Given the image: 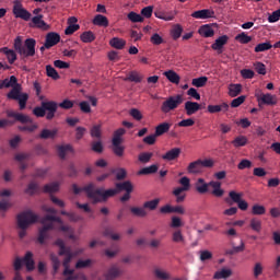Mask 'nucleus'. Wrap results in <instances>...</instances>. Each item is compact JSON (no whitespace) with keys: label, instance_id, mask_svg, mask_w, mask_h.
<instances>
[{"label":"nucleus","instance_id":"obj_24","mask_svg":"<svg viewBox=\"0 0 280 280\" xmlns=\"http://www.w3.org/2000/svg\"><path fill=\"white\" fill-rule=\"evenodd\" d=\"M210 187H212V196L215 198H222L224 196V189H222V183L220 182H210Z\"/></svg>","mask_w":280,"mask_h":280},{"label":"nucleus","instance_id":"obj_54","mask_svg":"<svg viewBox=\"0 0 280 280\" xmlns=\"http://www.w3.org/2000/svg\"><path fill=\"white\" fill-rule=\"evenodd\" d=\"M56 246L59 247V256L62 257L65 255V253L67 250H70L71 247H66L65 246V241H62V238H58L56 242H55Z\"/></svg>","mask_w":280,"mask_h":280},{"label":"nucleus","instance_id":"obj_5","mask_svg":"<svg viewBox=\"0 0 280 280\" xmlns=\"http://www.w3.org/2000/svg\"><path fill=\"white\" fill-rule=\"evenodd\" d=\"M36 222H38V214L32 212V210L18 214V226L21 229L19 231L20 240H23L27 235V229H30L31 224H36Z\"/></svg>","mask_w":280,"mask_h":280},{"label":"nucleus","instance_id":"obj_32","mask_svg":"<svg viewBox=\"0 0 280 280\" xmlns=\"http://www.w3.org/2000/svg\"><path fill=\"white\" fill-rule=\"evenodd\" d=\"M166 80L171 81L172 84H179L180 83V75L176 73L174 70H168L164 72Z\"/></svg>","mask_w":280,"mask_h":280},{"label":"nucleus","instance_id":"obj_45","mask_svg":"<svg viewBox=\"0 0 280 280\" xmlns=\"http://www.w3.org/2000/svg\"><path fill=\"white\" fill-rule=\"evenodd\" d=\"M127 19L131 21V23H143L144 19L141 16V14L131 11L127 14Z\"/></svg>","mask_w":280,"mask_h":280},{"label":"nucleus","instance_id":"obj_37","mask_svg":"<svg viewBox=\"0 0 280 280\" xmlns=\"http://www.w3.org/2000/svg\"><path fill=\"white\" fill-rule=\"evenodd\" d=\"M231 275H233V271L231 269L223 268L214 273L213 279H229Z\"/></svg>","mask_w":280,"mask_h":280},{"label":"nucleus","instance_id":"obj_17","mask_svg":"<svg viewBox=\"0 0 280 280\" xmlns=\"http://www.w3.org/2000/svg\"><path fill=\"white\" fill-rule=\"evenodd\" d=\"M226 43H229V36L222 35L214 40V43L211 45V49L218 51V54H222V49H224V45H226Z\"/></svg>","mask_w":280,"mask_h":280},{"label":"nucleus","instance_id":"obj_49","mask_svg":"<svg viewBox=\"0 0 280 280\" xmlns=\"http://www.w3.org/2000/svg\"><path fill=\"white\" fill-rule=\"evenodd\" d=\"M235 40H237L242 45H248V43L253 40V37L248 36L246 33L243 32L235 36Z\"/></svg>","mask_w":280,"mask_h":280},{"label":"nucleus","instance_id":"obj_22","mask_svg":"<svg viewBox=\"0 0 280 280\" xmlns=\"http://www.w3.org/2000/svg\"><path fill=\"white\" fill-rule=\"evenodd\" d=\"M195 187L198 194H209V187H211V182L206 183L203 178H199L195 184Z\"/></svg>","mask_w":280,"mask_h":280},{"label":"nucleus","instance_id":"obj_31","mask_svg":"<svg viewBox=\"0 0 280 280\" xmlns=\"http://www.w3.org/2000/svg\"><path fill=\"white\" fill-rule=\"evenodd\" d=\"M93 25H97L98 27H108V18L102 14H97L93 19Z\"/></svg>","mask_w":280,"mask_h":280},{"label":"nucleus","instance_id":"obj_50","mask_svg":"<svg viewBox=\"0 0 280 280\" xmlns=\"http://www.w3.org/2000/svg\"><path fill=\"white\" fill-rule=\"evenodd\" d=\"M172 241L175 242V244H185L183 232H180V230L173 232Z\"/></svg>","mask_w":280,"mask_h":280},{"label":"nucleus","instance_id":"obj_62","mask_svg":"<svg viewBox=\"0 0 280 280\" xmlns=\"http://www.w3.org/2000/svg\"><path fill=\"white\" fill-rule=\"evenodd\" d=\"M92 150L93 152H97L102 154L104 152V144H102L101 140L92 142Z\"/></svg>","mask_w":280,"mask_h":280},{"label":"nucleus","instance_id":"obj_11","mask_svg":"<svg viewBox=\"0 0 280 280\" xmlns=\"http://www.w3.org/2000/svg\"><path fill=\"white\" fill-rule=\"evenodd\" d=\"M255 97L258 102V106H277V104H279V98L275 94L258 92L255 94Z\"/></svg>","mask_w":280,"mask_h":280},{"label":"nucleus","instance_id":"obj_28","mask_svg":"<svg viewBox=\"0 0 280 280\" xmlns=\"http://www.w3.org/2000/svg\"><path fill=\"white\" fill-rule=\"evenodd\" d=\"M34 254H32V252H27L24 256V258L22 259L23 264H25L26 269L32 272V270H34Z\"/></svg>","mask_w":280,"mask_h":280},{"label":"nucleus","instance_id":"obj_14","mask_svg":"<svg viewBox=\"0 0 280 280\" xmlns=\"http://www.w3.org/2000/svg\"><path fill=\"white\" fill-rule=\"evenodd\" d=\"M124 275V270L117 265H112L103 275L105 280L119 279Z\"/></svg>","mask_w":280,"mask_h":280},{"label":"nucleus","instance_id":"obj_27","mask_svg":"<svg viewBox=\"0 0 280 280\" xmlns=\"http://www.w3.org/2000/svg\"><path fill=\"white\" fill-rule=\"evenodd\" d=\"M244 195L242 192H237L235 190H232L229 192V198L225 199V202H228V205H233V202H235L236 205L241 202L242 197ZM231 200L233 202H231Z\"/></svg>","mask_w":280,"mask_h":280},{"label":"nucleus","instance_id":"obj_55","mask_svg":"<svg viewBox=\"0 0 280 280\" xmlns=\"http://www.w3.org/2000/svg\"><path fill=\"white\" fill-rule=\"evenodd\" d=\"M46 73L48 78H52V80H60V74L56 71V68L51 66H46Z\"/></svg>","mask_w":280,"mask_h":280},{"label":"nucleus","instance_id":"obj_7","mask_svg":"<svg viewBox=\"0 0 280 280\" xmlns=\"http://www.w3.org/2000/svg\"><path fill=\"white\" fill-rule=\"evenodd\" d=\"M7 116L10 117L11 119H14V121H19L20 124H31V125L20 126L19 130H21V132H34L35 130H38V125L34 124L32 118L25 114L14 112V110H9L7 113Z\"/></svg>","mask_w":280,"mask_h":280},{"label":"nucleus","instance_id":"obj_29","mask_svg":"<svg viewBox=\"0 0 280 280\" xmlns=\"http://www.w3.org/2000/svg\"><path fill=\"white\" fill-rule=\"evenodd\" d=\"M170 128H172L171 122H162L155 128V137H161L165 135V132H170Z\"/></svg>","mask_w":280,"mask_h":280},{"label":"nucleus","instance_id":"obj_39","mask_svg":"<svg viewBox=\"0 0 280 280\" xmlns=\"http://www.w3.org/2000/svg\"><path fill=\"white\" fill-rule=\"evenodd\" d=\"M242 93V84L236 83V84H230L229 85V95L230 97H237Z\"/></svg>","mask_w":280,"mask_h":280},{"label":"nucleus","instance_id":"obj_35","mask_svg":"<svg viewBox=\"0 0 280 280\" xmlns=\"http://www.w3.org/2000/svg\"><path fill=\"white\" fill-rule=\"evenodd\" d=\"M247 144H248V138H246V136H237L232 141V145L234 148H244V145H247Z\"/></svg>","mask_w":280,"mask_h":280},{"label":"nucleus","instance_id":"obj_9","mask_svg":"<svg viewBox=\"0 0 280 280\" xmlns=\"http://www.w3.org/2000/svg\"><path fill=\"white\" fill-rule=\"evenodd\" d=\"M179 185L182 186L176 187L173 190V196H175L177 203L185 202V198H187V194H185V191H189L191 188V182L187 177H182L179 179Z\"/></svg>","mask_w":280,"mask_h":280},{"label":"nucleus","instance_id":"obj_1","mask_svg":"<svg viewBox=\"0 0 280 280\" xmlns=\"http://www.w3.org/2000/svg\"><path fill=\"white\" fill-rule=\"evenodd\" d=\"M10 88L11 90L7 94V97L18 102L20 110H25L30 94L23 93V86L19 84V80L14 75H11L10 79L0 80V90Z\"/></svg>","mask_w":280,"mask_h":280},{"label":"nucleus","instance_id":"obj_26","mask_svg":"<svg viewBox=\"0 0 280 280\" xmlns=\"http://www.w3.org/2000/svg\"><path fill=\"white\" fill-rule=\"evenodd\" d=\"M32 154L30 153H18L15 155V161H18L20 163V170L23 172L24 170H26L27 164H25V161H30Z\"/></svg>","mask_w":280,"mask_h":280},{"label":"nucleus","instance_id":"obj_23","mask_svg":"<svg viewBox=\"0 0 280 280\" xmlns=\"http://www.w3.org/2000/svg\"><path fill=\"white\" fill-rule=\"evenodd\" d=\"M0 54H4L9 65L16 62V51L14 49H10L8 47L0 48Z\"/></svg>","mask_w":280,"mask_h":280},{"label":"nucleus","instance_id":"obj_25","mask_svg":"<svg viewBox=\"0 0 280 280\" xmlns=\"http://www.w3.org/2000/svg\"><path fill=\"white\" fill-rule=\"evenodd\" d=\"M180 156V148H173L162 155L163 161H176Z\"/></svg>","mask_w":280,"mask_h":280},{"label":"nucleus","instance_id":"obj_6","mask_svg":"<svg viewBox=\"0 0 280 280\" xmlns=\"http://www.w3.org/2000/svg\"><path fill=\"white\" fill-rule=\"evenodd\" d=\"M58 112V103L55 101H44L40 106H36L33 109V115L35 117H45L48 121H51L54 117H56V113Z\"/></svg>","mask_w":280,"mask_h":280},{"label":"nucleus","instance_id":"obj_51","mask_svg":"<svg viewBox=\"0 0 280 280\" xmlns=\"http://www.w3.org/2000/svg\"><path fill=\"white\" fill-rule=\"evenodd\" d=\"M90 135L94 139H102V126L101 125H94L91 128Z\"/></svg>","mask_w":280,"mask_h":280},{"label":"nucleus","instance_id":"obj_60","mask_svg":"<svg viewBox=\"0 0 280 280\" xmlns=\"http://www.w3.org/2000/svg\"><path fill=\"white\" fill-rule=\"evenodd\" d=\"M154 275H155L156 279H161V280H168V279H171L170 273H167V272H165V271H163L161 269H155L154 270Z\"/></svg>","mask_w":280,"mask_h":280},{"label":"nucleus","instance_id":"obj_43","mask_svg":"<svg viewBox=\"0 0 280 280\" xmlns=\"http://www.w3.org/2000/svg\"><path fill=\"white\" fill-rule=\"evenodd\" d=\"M130 212L132 215H136V218H145L148 215V211H145V208L141 207H131Z\"/></svg>","mask_w":280,"mask_h":280},{"label":"nucleus","instance_id":"obj_8","mask_svg":"<svg viewBox=\"0 0 280 280\" xmlns=\"http://www.w3.org/2000/svg\"><path fill=\"white\" fill-rule=\"evenodd\" d=\"M213 165H215L213 159H198L189 163L187 172L188 174H205V172L211 170Z\"/></svg>","mask_w":280,"mask_h":280},{"label":"nucleus","instance_id":"obj_53","mask_svg":"<svg viewBox=\"0 0 280 280\" xmlns=\"http://www.w3.org/2000/svg\"><path fill=\"white\" fill-rule=\"evenodd\" d=\"M63 256L66 257L63 258L62 266L63 268H67L70 266L71 259H73V252H71V249H68L63 252Z\"/></svg>","mask_w":280,"mask_h":280},{"label":"nucleus","instance_id":"obj_33","mask_svg":"<svg viewBox=\"0 0 280 280\" xmlns=\"http://www.w3.org/2000/svg\"><path fill=\"white\" fill-rule=\"evenodd\" d=\"M60 184L58 182H52L50 184H46L43 188L44 194H56L59 191Z\"/></svg>","mask_w":280,"mask_h":280},{"label":"nucleus","instance_id":"obj_13","mask_svg":"<svg viewBox=\"0 0 280 280\" xmlns=\"http://www.w3.org/2000/svg\"><path fill=\"white\" fill-rule=\"evenodd\" d=\"M118 191H126L120 197V202H128L130 200V194H132V184L130 182H124L116 184Z\"/></svg>","mask_w":280,"mask_h":280},{"label":"nucleus","instance_id":"obj_52","mask_svg":"<svg viewBox=\"0 0 280 280\" xmlns=\"http://www.w3.org/2000/svg\"><path fill=\"white\" fill-rule=\"evenodd\" d=\"M265 214H266V207L257 203L252 207V215H265Z\"/></svg>","mask_w":280,"mask_h":280},{"label":"nucleus","instance_id":"obj_41","mask_svg":"<svg viewBox=\"0 0 280 280\" xmlns=\"http://www.w3.org/2000/svg\"><path fill=\"white\" fill-rule=\"evenodd\" d=\"M159 172V165L152 164L151 166H147L138 171V176H141L143 174H156Z\"/></svg>","mask_w":280,"mask_h":280},{"label":"nucleus","instance_id":"obj_34","mask_svg":"<svg viewBox=\"0 0 280 280\" xmlns=\"http://www.w3.org/2000/svg\"><path fill=\"white\" fill-rule=\"evenodd\" d=\"M58 135V129H43L39 133V139H56V136Z\"/></svg>","mask_w":280,"mask_h":280},{"label":"nucleus","instance_id":"obj_10","mask_svg":"<svg viewBox=\"0 0 280 280\" xmlns=\"http://www.w3.org/2000/svg\"><path fill=\"white\" fill-rule=\"evenodd\" d=\"M183 104V95L177 94L175 96H168L165 102H163L161 106L162 113H172V110H176Z\"/></svg>","mask_w":280,"mask_h":280},{"label":"nucleus","instance_id":"obj_30","mask_svg":"<svg viewBox=\"0 0 280 280\" xmlns=\"http://www.w3.org/2000/svg\"><path fill=\"white\" fill-rule=\"evenodd\" d=\"M159 205H161V199L155 198V199L145 201L142 207L144 211L145 209H148L149 211H156V209H159Z\"/></svg>","mask_w":280,"mask_h":280},{"label":"nucleus","instance_id":"obj_19","mask_svg":"<svg viewBox=\"0 0 280 280\" xmlns=\"http://www.w3.org/2000/svg\"><path fill=\"white\" fill-rule=\"evenodd\" d=\"M69 152H73V145L71 144L57 145V154L59 159H61L62 161L67 159V154H69Z\"/></svg>","mask_w":280,"mask_h":280},{"label":"nucleus","instance_id":"obj_40","mask_svg":"<svg viewBox=\"0 0 280 280\" xmlns=\"http://www.w3.org/2000/svg\"><path fill=\"white\" fill-rule=\"evenodd\" d=\"M32 23L38 27L39 30H47L49 26L45 23V21L43 20V15H37L32 18Z\"/></svg>","mask_w":280,"mask_h":280},{"label":"nucleus","instance_id":"obj_61","mask_svg":"<svg viewBox=\"0 0 280 280\" xmlns=\"http://www.w3.org/2000/svg\"><path fill=\"white\" fill-rule=\"evenodd\" d=\"M38 191V184L36 183H31L28 184L25 194H28L30 196H34V194H37Z\"/></svg>","mask_w":280,"mask_h":280},{"label":"nucleus","instance_id":"obj_3","mask_svg":"<svg viewBox=\"0 0 280 280\" xmlns=\"http://www.w3.org/2000/svg\"><path fill=\"white\" fill-rule=\"evenodd\" d=\"M43 226L39 229L37 241L40 244H45V240L49 237V231H54L57 224H63L62 219L60 217H56V214H46L39 220Z\"/></svg>","mask_w":280,"mask_h":280},{"label":"nucleus","instance_id":"obj_36","mask_svg":"<svg viewBox=\"0 0 280 280\" xmlns=\"http://www.w3.org/2000/svg\"><path fill=\"white\" fill-rule=\"evenodd\" d=\"M110 47H114V49H124L126 47V40L119 37H113L109 40Z\"/></svg>","mask_w":280,"mask_h":280},{"label":"nucleus","instance_id":"obj_59","mask_svg":"<svg viewBox=\"0 0 280 280\" xmlns=\"http://www.w3.org/2000/svg\"><path fill=\"white\" fill-rule=\"evenodd\" d=\"M152 12H154V7H152V5L144 7L141 10V15L144 16V19H151L152 18Z\"/></svg>","mask_w":280,"mask_h":280},{"label":"nucleus","instance_id":"obj_12","mask_svg":"<svg viewBox=\"0 0 280 280\" xmlns=\"http://www.w3.org/2000/svg\"><path fill=\"white\" fill-rule=\"evenodd\" d=\"M12 13L15 19H22V21H30V19H32V13H30L27 9L23 8L21 0L13 1Z\"/></svg>","mask_w":280,"mask_h":280},{"label":"nucleus","instance_id":"obj_44","mask_svg":"<svg viewBox=\"0 0 280 280\" xmlns=\"http://www.w3.org/2000/svg\"><path fill=\"white\" fill-rule=\"evenodd\" d=\"M141 80H143V78L140 77L137 71L129 72L128 77L125 79L126 82H136V84H139Z\"/></svg>","mask_w":280,"mask_h":280},{"label":"nucleus","instance_id":"obj_15","mask_svg":"<svg viewBox=\"0 0 280 280\" xmlns=\"http://www.w3.org/2000/svg\"><path fill=\"white\" fill-rule=\"evenodd\" d=\"M190 16L192 19L207 20V19H215V11L211 9H203L194 11Z\"/></svg>","mask_w":280,"mask_h":280},{"label":"nucleus","instance_id":"obj_64","mask_svg":"<svg viewBox=\"0 0 280 280\" xmlns=\"http://www.w3.org/2000/svg\"><path fill=\"white\" fill-rule=\"evenodd\" d=\"M280 19V9L276 10L268 16V22L269 23H277Z\"/></svg>","mask_w":280,"mask_h":280},{"label":"nucleus","instance_id":"obj_16","mask_svg":"<svg viewBox=\"0 0 280 280\" xmlns=\"http://www.w3.org/2000/svg\"><path fill=\"white\" fill-rule=\"evenodd\" d=\"M60 43V34L56 32H50L46 35L45 47L46 49H51V47H56Z\"/></svg>","mask_w":280,"mask_h":280},{"label":"nucleus","instance_id":"obj_58","mask_svg":"<svg viewBox=\"0 0 280 280\" xmlns=\"http://www.w3.org/2000/svg\"><path fill=\"white\" fill-rule=\"evenodd\" d=\"M150 42L152 43V45H163L165 43V40L161 35H159V33H154L151 36Z\"/></svg>","mask_w":280,"mask_h":280},{"label":"nucleus","instance_id":"obj_63","mask_svg":"<svg viewBox=\"0 0 280 280\" xmlns=\"http://www.w3.org/2000/svg\"><path fill=\"white\" fill-rule=\"evenodd\" d=\"M244 250V242L241 243L240 246H235L232 249H226L228 255H237V253H243Z\"/></svg>","mask_w":280,"mask_h":280},{"label":"nucleus","instance_id":"obj_56","mask_svg":"<svg viewBox=\"0 0 280 280\" xmlns=\"http://www.w3.org/2000/svg\"><path fill=\"white\" fill-rule=\"evenodd\" d=\"M50 260H51V264H52L54 273L56 275V272H58V270L60 269V259L58 258V256L51 254L50 255Z\"/></svg>","mask_w":280,"mask_h":280},{"label":"nucleus","instance_id":"obj_42","mask_svg":"<svg viewBox=\"0 0 280 280\" xmlns=\"http://www.w3.org/2000/svg\"><path fill=\"white\" fill-rule=\"evenodd\" d=\"M171 36L173 40H178V38L183 36V26L180 24H175L171 30Z\"/></svg>","mask_w":280,"mask_h":280},{"label":"nucleus","instance_id":"obj_18","mask_svg":"<svg viewBox=\"0 0 280 280\" xmlns=\"http://www.w3.org/2000/svg\"><path fill=\"white\" fill-rule=\"evenodd\" d=\"M186 115L191 117V115H196L198 110H200V104L191 101H187L184 105Z\"/></svg>","mask_w":280,"mask_h":280},{"label":"nucleus","instance_id":"obj_2","mask_svg":"<svg viewBox=\"0 0 280 280\" xmlns=\"http://www.w3.org/2000/svg\"><path fill=\"white\" fill-rule=\"evenodd\" d=\"M83 191H85L89 200H91L92 205H97L100 202H106L108 198H113L119 194V188H110L105 190L104 188H95V185L89 184L83 187Z\"/></svg>","mask_w":280,"mask_h":280},{"label":"nucleus","instance_id":"obj_21","mask_svg":"<svg viewBox=\"0 0 280 280\" xmlns=\"http://www.w3.org/2000/svg\"><path fill=\"white\" fill-rule=\"evenodd\" d=\"M198 34L203 38H212V36H215V31H213L211 24H206L199 27Z\"/></svg>","mask_w":280,"mask_h":280},{"label":"nucleus","instance_id":"obj_38","mask_svg":"<svg viewBox=\"0 0 280 280\" xmlns=\"http://www.w3.org/2000/svg\"><path fill=\"white\" fill-rule=\"evenodd\" d=\"M249 228L255 233H261V229H262L261 221L258 218H252L249 220Z\"/></svg>","mask_w":280,"mask_h":280},{"label":"nucleus","instance_id":"obj_57","mask_svg":"<svg viewBox=\"0 0 280 280\" xmlns=\"http://www.w3.org/2000/svg\"><path fill=\"white\" fill-rule=\"evenodd\" d=\"M91 264H93V261L91 259H85V260H78L75 264V268L77 270H80L82 268H89L91 266Z\"/></svg>","mask_w":280,"mask_h":280},{"label":"nucleus","instance_id":"obj_46","mask_svg":"<svg viewBox=\"0 0 280 280\" xmlns=\"http://www.w3.org/2000/svg\"><path fill=\"white\" fill-rule=\"evenodd\" d=\"M82 43H93L95 40V34L91 31H85L80 35Z\"/></svg>","mask_w":280,"mask_h":280},{"label":"nucleus","instance_id":"obj_4","mask_svg":"<svg viewBox=\"0 0 280 280\" xmlns=\"http://www.w3.org/2000/svg\"><path fill=\"white\" fill-rule=\"evenodd\" d=\"M13 47L22 58H32L33 56H36V39L34 38L25 39L23 45L21 37H16Z\"/></svg>","mask_w":280,"mask_h":280},{"label":"nucleus","instance_id":"obj_47","mask_svg":"<svg viewBox=\"0 0 280 280\" xmlns=\"http://www.w3.org/2000/svg\"><path fill=\"white\" fill-rule=\"evenodd\" d=\"M271 47H272V44H270V42L260 43V44L256 45V47L254 48V51L256 54H260L261 51L270 50Z\"/></svg>","mask_w":280,"mask_h":280},{"label":"nucleus","instance_id":"obj_20","mask_svg":"<svg viewBox=\"0 0 280 280\" xmlns=\"http://www.w3.org/2000/svg\"><path fill=\"white\" fill-rule=\"evenodd\" d=\"M207 110L210 115H215V113H228L229 105L226 103H222L220 105H208Z\"/></svg>","mask_w":280,"mask_h":280},{"label":"nucleus","instance_id":"obj_48","mask_svg":"<svg viewBox=\"0 0 280 280\" xmlns=\"http://www.w3.org/2000/svg\"><path fill=\"white\" fill-rule=\"evenodd\" d=\"M208 80L209 79L207 77H199V78L192 79L191 84L197 89H202V86L207 84Z\"/></svg>","mask_w":280,"mask_h":280}]
</instances>
